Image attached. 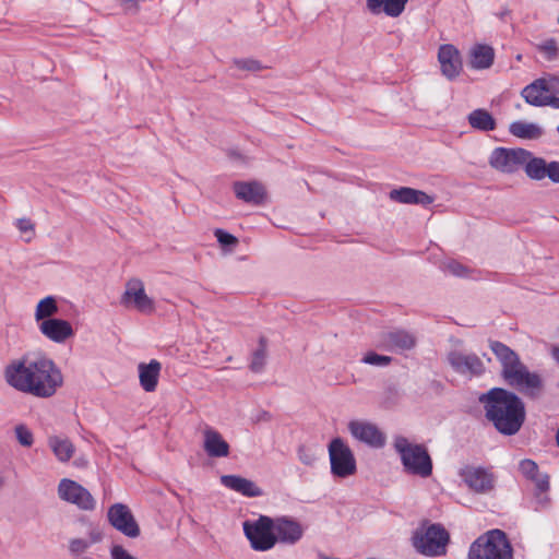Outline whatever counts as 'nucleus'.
Wrapping results in <instances>:
<instances>
[{
	"label": "nucleus",
	"mask_w": 559,
	"mask_h": 559,
	"mask_svg": "<svg viewBox=\"0 0 559 559\" xmlns=\"http://www.w3.org/2000/svg\"><path fill=\"white\" fill-rule=\"evenodd\" d=\"M38 330L48 340L55 343H64L74 335L72 325L62 319H48L38 324Z\"/></svg>",
	"instance_id": "20"
},
{
	"label": "nucleus",
	"mask_w": 559,
	"mask_h": 559,
	"mask_svg": "<svg viewBox=\"0 0 559 559\" xmlns=\"http://www.w3.org/2000/svg\"><path fill=\"white\" fill-rule=\"evenodd\" d=\"M489 347L500 362L501 377L509 386L532 399L542 394L544 381L540 374L531 371L513 349L499 341H490Z\"/></svg>",
	"instance_id": "3"
},
{
	"label": "nucleus",
	"mask_w": 559,
	"mask_h": 559,
	"mask_svg": "<svg viewBox=\"0 0 559 559\" xmlns=\"http://www.w3.org/2000/svg\"><path fill=\"white\" fill-rule=\"evenodd\" d=\"M544 82L545 80L539 78L522 90L521 95L527 104L536 107L545 106L549 95Z\"/></svg>",
	"instance_id": "27"
},
{
	"label": "nucleus",
	"mask_w": 559,
	"mask_h": 559,
	"mask_svg": "<svg viewBox=\"0 0 559 559\" xmlns=\"http://www.w3.org/2000/svg\"><path fill=\"white\" fill-rule=\"evenodd\" d=\"M442 270L453 276L463 277L467 275V269L455 260H448L442 263Z\"/></svg>",
	"instance_id": "36"
},
{
	"label": "nucleus",
	"mask_w": 559,
	"mask_h": 559,
	"mask_svg": "<svg viewBox=\"0 0 559 559\" xmlns=\"http://www.w3.org/2000/svg\"><path fill=\"white\" fill-rule=\"evenodd\" d=\"M542 78L545 80L544 85L547 88L548 95H559V76L547 74Z\"/></svg>",
	"instance_id": "41"
},
{
	"label": "nucleus",
	"mask_w": 559,
	"mask_h": 559,
	"mask_svg": "<svg viewBox=\"0 0 559 559\" xmlns=\"http://www.w3.org/2000/svg\"><path fill=\"white\" fill-rule=\"evenodd\" d=\"M15 225L21 233L34 231V225L28 218H19Z\"/></svg>",
	"instance_id": "45"
},
{
	"label": "nucleus",
	"mask_w": 559,
	"mask_h": 559,
	"mask_svg": "<svg viewBox=\"0 0 559 559\" xmlns=\"http://www.w3.org/2000/svg\"><path fill=\"white\" fill-rule=\"evenodd\" d=\"M519 469L526 479L534 483L535 488L542 493L549 490V476L540 473L538 465L533 460H522L519 463Z\"/></svg>",
	"instance_id": "24"
},
{
	"label": "nucleus",
	"mask_w": 559,
	"mask_h": 559,
	"mask_svg": "<svg viewBox=\"0 0 559 559\" xmlns=\"http://www.w3.org/2000/svg\"><path fill=\"white\" fill-rule=\"evenodd\" d=\"M109 523L128 537L134 538L140 535V528L129 508L122 503H116L108 510Z\"/></svg>",
	"instance_id": "14"
},
{
	"label": "nucleus",
	"mask_w": 559,
	"mask_h": 559,
	"mask_svg": "<svg viewBox=\"0 0 559 559\" xmlns=\"http://www.w3.org/2000/svg\"><path fill=\"white\" fill-rule=\"evenodd\" d=\"M393 447L400 455L404 471L414 476L427 478L432 474V460L425 445L413 443L403 436L394 439Z\"/></svg>",
	"instance_id": "5"
},
{
	"label": "nucleus",
	"mask_w": 559,
	"mask_h": 559,
	"mask_svg": "<svg viewBox=\"0 0 559 559\" xmlns=\"http://www.w3.org/2000/svg\"><path fill=\"white\" fill-rule=\"evenodd\" d=\"M219 480L224 487L248 498L263 495V490L254 481L239 475H223Z\"/></svg>",
	"instance_id": "21"
},
{
	"label": "nucleus",
	"mask_w": 559,
	"mask_h": 559,
	"mask_svg": "<svg viewBox=\"0 0 559 559\" xmlns=\"http://www.w3.org/2000/svg\"><path fill=\"white\" fill-rule=\"evenodd\" d=\"M411 544L421 556L442 557L448 551L450 534L440 523L424 522L413 531Z\"/></svg>",
	"instance_id": "4"
},
{
	"label": "nucleus",
	"mask_w": 559,
	"mask_h": 559,
	"mask_svg": "<svg viewBox=\"0 0 559 559\" xmlns=\"http://www.w3.org/2000/svg\"><path fill=\"white\" fill-rule=\"evenodd\" d=\"M551 356L559 364V346L552 348Z\"/></svg>",
	"instance_id": "49"
},
{
	"label": "nucleus",
	"mask_w": 559,
	"mask_h": 559,
	"mask_svg": "<svg viewBox=\"0 0 559 559\" xmlns=\"http://www.w3.org/2000/svg\"><path fill=\"white\" fill-rule=\"evenodd\" d=\"M58 313V306L55 297L47 296L39 300L35 310V320L43 322L44 320L53 319L52 316Z\"/></svg>",
	"instance_id": "33"
},
{
	"label": "nucleus",
	"mask_w": 559,
	"mask_h": 559,
	"mask_svg": "<svg viewBox=\"0 0 559 559\" xmlns=\"http://www.w3.org/2000/svg\"><path fill=\"white\" fill-rule=\"evenodd\" d=\"M162 365L159 361L152 359L148 364L139 365L140 384L145 392H154L156 390Z\"/></svg>",
	"instance_id": "26"
},
{
	"label": "nucleus",
	"mask_w": 559,
	"mask_h": 559,
	"mask_svg": "<svg viewBox=\"0 0 559 559\" xmlns=\"http://www.w3.org/2000/svg\"><path fill=\"white\" fill-rule=\"evenodd\" d=\"M525 174L530 179L543 180L548 178L552 183H559V162H547L542 157H535L531 153V157L525 167Z\"/></svg>",
	"instance_id": "17"
},
{
	"label": "nucleus",
	"mask_w": 559,
	"mask_h": 559,
	"mask_svg": "<svg viewBox=\"0 0 559 559\" xmlns=\"http://www.w3.org/2000/svg\"><path fill=\"white\" fill-rule=\"evenodd\" d=\"M242 530L250 547L255 551L271 550L277 543L273 519L266 515H260L257 520L245 521Z\"/></svg>",
	"instance_id": "7"
},
{
	"label": "nucleus",
	"mask_w": 559,
	"mask_h": 559,
	"mask_svg": "<svg viewBox=\"0 0 559 559\" xmlns=\"http://www.w3.org/2000/svg\"><path fill=\"white\" fill-rule=\"evenodd\" d=\"M273 522L274 534L277 537V542L295 545L301 539L304 535V528L301 524L296 520L282 516L273 520Z\"/></svg>",
	"instance_id": "19"
},
{
	"label": "nucleus",
	"mask_w": 559,
	"mask_h": 559,
	"mask_svg": "<svg viewBox=\"0 0 559 559\" xmlns=\"http://www.w3.org/2000/svg\"><path fill=\"white\" fill-rule=\"evenodd\" d=\"M4 377L15 390L40 399L51 397L63 383L56 364L46 357H23L7 366Z\"/></svg>",
	"instance_id": "1"
},
{
	"label": "nucleus",
	"mask_w": 559,
	"mask_h": 559,
	"mask_svg": "<svg viewBox=\"0 0 559 559\" xmlns=\"http://www.w3.org/2000/svg\"><path fill=\"white\" fill-rule=\"evenodd\" d=\"M121 304L146 314L152 313L155 309L153 299L146 295L144 284L139 278H131L127 282Z\"/></svg>",
	"instance_id": "13"
},
{
	"label": "nucleus",
	"mask_w": 559,
	"mask_h": 559,
	"mask_svg": "<svg viewBox=\"0 0 559 559\" xmlns=\"http://www.w3.org/2000/svg\"><path fill=\"white\" fill-rule=\"evenodd\" d=\"M267 357V341L264 336L259 338V346L251 356L250 369L255 373L263 371Z\"/></svg>",
	"instance_id": "34"
},
{
	"label": "nucleus",
	"mask_w": 559,
	"mask_h": 559,
	"mask_svg": "<svg viewBox=\"0 0 559 559\" xmlns=\"http://www.w3.org/2000/svg\"><path fill=\"white\" fill-rule=\"evenodd\" d=\"M509 131L512 135L524 140H536L544 133L542 127L526 121L512 122L509 127Z\"/></svg>",
	"instance_id": "31"
},
{
	"label": "nucleus",
	"mask_w": 559,
	"mask_h": 559,
	"mask_svg": "<svg viewBox=\"0 0 559 559\" xmlns=\"http://www.w3.org/2000/svg\"><path fill=\"white\" fill-rule=\"evenodd\" d=\"M234 191L238 199L248 203L259 204L264 198V189L257 182H236Z\"/></svg>",
	"instance_id": "28"
},
{
	"label": "nucleus",
	"mask_w": 559,
	"mask_h": 559,
	"mask_svg": "<svg viewBox=\"0 0 559 559\" xmlns=\"http://www.w3.org/2000/svg\"><path fill=\"white\" fill-rule=\"evenodd\" d=\"M467 119L471 127L476 130L486 132L496 129V120L486 109L473 110Z\"/></svg>",
	"instance_id": "32"
},
{
	"label": "nucleus",
	"mask_w": 559,
	"mask_h": 559,
	"mask_svg": "<svg viewBox=\"0 0 559 559\" xmlns=\"http://www.w3.org/2000/svg\"><path fill=\"white\" fill-rule=\"evenodd\" d=\"M468 559H513V549L501 530H491L472 543Z\"/></svg>",
	"instance_id": "6"
},
{
	"label": "nucleus",
	"mask_w": 559,
	"mask_h": 559,
	"mask_svg": "<svg viewBox=\"0 0 559 559\" xmlns=\"http://www.w3.org/2000/svg\"><path fill=\"white\" fill-rule=\"evenodd\" d=\"M556 441H557V444L559 447V429L557 430V433H556Z\"/></svg>",
	"instance_id": "50"
},
{
	"label": "nucleus",
	"mask_w": 559,
	"mask_h": 559,
	"mask_svg": "<svg viewBox=\"0 0 559 559\" xmlns=\"http://www.w3.org/2000/svg\"><path fill=\"white\" fill-rule=\"evenodd\" d=\"M331 474L334 477L347 478L357 472V463L352 449L341 438L331 440L328 447Z\"/></svg>",
	"instance_id": "8"
},
{
	"label": "nucleus",
	"mask_w": 559,
	"mask_h": 559,
	"mask_svg": "<svg viewBox=\"0 0 559 559\" xmlns=\"http://www.w3.org/2000/svg\"><path fill=\"white\" fill-rule=\"evenodd\" d=\"M495 58V51L487 45H475L471 50V66L474 69H488L491 67Z\"/></svg>",
	"instance_id": "30"
},
{
	"label": "nucleus",
	"mask_w": 559,
	"mask_h": 559,
	"mask_svg": "<svg viewBox=\"0 0 559 559\" xmlns=\"http://www.w3.org/2000/svg\"><path fill=\"white\" fill-rule=\"evenodd\" d=\"M3 484H4V479H3V477L0 475V489L2 488Z\"/></svg>",
	"instance_id": "51"
},
{
	"label": "nucleus",
	"mask_w": 559,
	"mask_h": 559,
	"mask_svg": "<svg viewBox=\"0 0 559 559\" xmlns=\"http://www.w3.org/2000/svg\"><path fill=\"white\" fill-rule=\"evenodd\" d=\"M297 455L299 461L307 466L313 465L314 462L317 461L314 452L311 449L307 448L306 445H300L298 448Z\"/></svg>",
	"instance_id": "39"
},
{
	"label": "nucleus",
	"mask_w": 559,
	"mask_h": 559,
	"mask_svg": "<svg viewBox=\"0 0 559 559\" xmlns=\"http://www.w3.org/2000/svg\"><path fill=\"white\" fill-rule=\"evenodd\" d=\"M531 152L524 148L496 147L489 155L488 163L497 171L514 174L526 167Z\"/></svg>",
	"instance_id": "9"
},
{
	"label": "nucleus",
	"mask_w": 559,
	"mask_h": 559,
	"mask_svg": "<svg viewBox=\"0 0 559 559\" xmlns=\"http://www.w3.org/2000/svg\"><path fill=\"white\" fill-rule=\"evenodd\" d=\"M350 435L360 442L372 448H382L385 444L384 433L374 425L364 420H352L348 424Z\"/></svg>",
	"instance_id": "16"
},
{
	"label": "nucleus",
	"mask_w": 559,
	"mask_h": 559,
	"mask_svg": "<svg viewBox=\"0 0 559 559\" xmlns=\"http://www.w3.org/2000/svg\"><path fill=\"white\" fill-rule=\"evenodd\" d=\"M486 417L504 436L515 435L525 420L523 401L513 392L492 388L479 396Z\"/></svg>",
	"instance_id": "2"
},
{
	"label": "nucleus",
	"mask_w": 559,
	"mask_h": 559,
	"mask_svg": "<svg viewBox=\"0 0 559 559\" xmlns=\"http://www.w3.org/2000/svg\"><path fill=\"white\" fill-rule=\"evenodd\" d=\"M97 539H93V540H86V539H83V538H75V539H72L70 542V551L72 554H75V555H80L82 552H84L91 545L93 542H96Z\"/></svg>",
	"instance_id": "40"
},
{
	"label": "nucleus",
	"mask_w": 559,
	"mask_h": 559,
	"mask_svg": "<svg viewBox=\"0 0 559 559\" xmlns=\"http://www.w3.org/2000/svg\"><path fill=\"white\" fill-rule=\"evenodd\" d=\"M48 445L59 462H68L74 454L75 448L68 438L50 436Z\"/></svg>",
	"instance_id": "29"
},
{
	"label": "nucleus",
	"mask_w": 559,
	"mask_h": 559,
	"mask_svg": "<svg viewBox=\"0 0 559 559\" xmlns=\"http://www.w3.org/2000/svg\"><path fill=\"white\" fill-rule=\"evenodd\" d=\"M408 0H367L366 5L370 13L378 15L384 13L390 17L400 16Z\"/></svg>",
	"instance_id": "25"
},
{
	"label": "nucleus",
	"mask_w": 559,
	"mask_h": 559,
	"mask_svg": "<svg viewBox=\"0 0 559 559\" xmlns=\"http://www.w3.org/2000/svg\"><path fill=\"white\" fill-rule=\"evenodd\" d=\"M416 344L415 336L405 330H391L382 332L376 346L388 352H401L412 349Z\"/></svg>",
	"instance_id": "15"
},
{
	"label": "nucleus",
	"mask_w": 559,
	"mask_h": 559,
	"mask_svg": "<svg viewBox=\"0 0 559 559\" xmlns=\"http://www.w3.org/2000/svg\"><path fill=\"white\" fill-rule=\"evenodd\" d=\"M535 499H536V510H542L548 507L550 499L547 495V491H543V493L535 488Z\"/></svg>",
	"instance_id": "44"
},
{
	"label": "nucleus",
	"mask_w": 559,
	"mask_h": 559,
	"mask_svg": "<svg viewBox=\"0 0 559 559\" xmlns=\"http://www.w3.org/2000/svg\"><path fill=\"white\" fill-rule=\"evenodd\" d=\"M110 556L111 559H136L120 545H114L111 547Z\"/></svg>",
	"instance_id": "43"
},
{
	"label": "nucleus",
	"mask_w": 559,
	"mask_h": 559,
	"mask_svg": "<svg viewBox=\"0 0 559 559\" xmlns=\"http://www.w3.org/2000/svg\"><path fill=\"white\" fill-rule=\"evenodd\" d=\"M234 64L239 70L251 71V72L260 71L262 69V66L258 60L249 59V58L235 59Z\"/></svg>",
	"instance_id": "38"
},
{
	"label": "nucleus",
	"mask_w": 559,
	"mask_h": 559,
	"mask_svg": "<svg viewBox=\"0 0 559 559\" xmlns=\"http://www.w3.org/2000/svg\"><path fill=\"white\" fill-rule=\"evenodd\" d=\"M15 436L20 444L23 447H31L34 442L32 431L24 425H17L15 427Z\"/></svg>",
	"instance_id": "37"
},
{
	"label": "nucleus",
	"mask_w": 559,
	"mask_h": 559,
	"mask_svg": "<svg viewBox=\"0 0 559 559\" xmlns=\"http://www.w3.org/2000/svg\"><path fill=\"white\" fill-rule=\"evenodd\" d=\"M203 449L210 457H226L230 450L223 436L211 427L203 431Z\"/></svg>",
	"instance_id": "22"
},
{
	"label": "nucleus",
	"mask_w": 559,
	"mask_h": 559,
	"mask_svg": "<svg viewBox=\"0 0 559 559\" xmlns=\"http://www.w3.org/2000/svg\"><path fill=\"white\" fill-rule=\"evenodd\" d=\"M545 106H551L552 108L559 109V96L549 95L546 99Z\"/></svg>",
	"instance_id": "46"
},
{
	"label": "nucleus",
	"mask_w": 559,
	"mask_h": 559,
	"mask_svg": "<svg viewBox=\"0 0 559 559\" xmlns=\"http://www.w3.org/2000/svg\"><path fill=\"white\" fill-rule=\"evenodd\" d=\"M214 235L222 246H235L238 242L235 236L223 229H216Z\"/></svg>",
	"instance_id": "42"
},
{
	"label": "nucleus",
	"mask_w": 559,
	"mask_h": 559,
	"mask_svg": "<svg viewBox=\"0 0 559 559\" xmlns=\"http://www.w3.org/2000/svg\"><path fill=\"white\" fill-rule=\"evenodd\" d=\"M391 356L380 355L376 352H368L361 358V362L366 365H371L376 367H388L392 362Z\"/></svg>",
	"instance_id": "35"
},
{
	"label": "nucleus",
	"mask_w": 559,
	"mask_h": 559,
	"mask_svg": "<svg viewBox=\"0 0 559 559\" xmlns=\"http://www.w3.org/2000/svg\"><path fill=\"white\" fill-rule=\"evenodd\" d=\"M58 496L61 500L75 504L81 510L91 511L96 506V501L91 492L79 483L69 478L60 480Z\"/></svg>",
	"instance_id": "11"
},
{
	"label": "nucleus",
	"mask_w": 559,
	"mask_h": 559,
	"mask_svg": "<svg viewBox=\"0 0 559 559\" xmlns=\"http://www.w3.org/2000/svg\"><path fill=\"white\" fill-rule=\"evenodd\" d=\"M447 360L456 373L469 378L480 377L486 370L483 360L474 353L453 349L448 353Z\"/></svg>",
	"instance_id": "12"
},
{
	"label": "nucleus",
	"mask_w": 559,
	"mask_h": 559,
	"mask_svg": "<svg viewBox=\"0 0 559 559\" xmlns=\"http://www.w3.org/2000/svg\"><path fill=\"white\" fill-rule=\"evenodd\" d=\"M438 61L442 74L449 80H454L462 71L460 51L451 44H444L439 47Z\"/></svg>",
	"instance_id": "18"
},
{
	"label": "nucleus",
	"mask_w": 559,
	"mask_h": 559,
	"mask_svg": "<svg viewBox=\"0 0 559 559\" xmlns=\"http://www.w3.org/2000/svg\"><path fill=\"white\" fill-rule=\"evenodd\" d=\"M463 483L475 493L487 495L495 489L496 476L488 468L467 465L460 469Z\"/></svg>",
	"instance_id": "10"
},
{
	"label": "nucleus",
	"mask_w": 559,
	"mask_h": 559,
	"mask_svg": "<svg viewBox=\"0 0 559 559\" xmlns=\"http://www.w3.org/2000/svg\"><path fill=\"white\" fill-rule=\"evenodd\" d=\"M390 199L403 203V204H421L429 205L432 203L433 199L425 193L424 191L416 190L408 187H402L399 189H393L390 192Z\"/></svg>",
	"instance_id": "23"
},
{
	"label": "nucleus",
	"mask_w": 559,
	"mask_h": 559,
	"mask_svg": "<svg viewBox=\"0 0 559 559\" xmlns=\"http://www.w3.org/2000/svg\"><path fill=\"white\" fill-rule=\"evenodd\" d=\"M510 14H511V11L507 8H503L501 11H499L497 13V16L502 21H507V19L510 16Z\"/></svg>",
	"instance_id": "48"
},
{
	"label": "nucleus",
	"mask_w": 559,
	"mask_h": 559,
	"mask_svg": "<svg viewBox=\"0 0 559 559\" xmlns=\"http://www.w3.org/2000/svg\"><path fill=\"white\" fill-rule=\"evenodd\" d=\"M544 49L550 55L551 57H555L557 53L556 45L554 41H550L544 46Z\"/></svg>",
	"instance_id": "47"
}]
</instances>
